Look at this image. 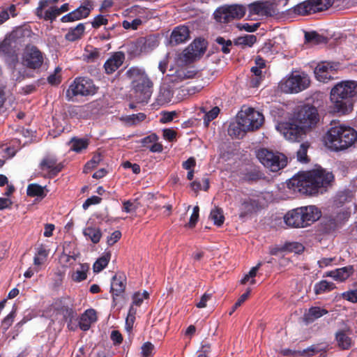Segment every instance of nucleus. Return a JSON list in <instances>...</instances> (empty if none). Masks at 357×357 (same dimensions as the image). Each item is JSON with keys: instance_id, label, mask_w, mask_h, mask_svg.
<instances>
[{"instance_id": "nucleus-1", "label": "nucleus", "mask_w": 357, "mask_h": 357, "mask_svg": "<svg viewBox=\"0 0 357 357\" xmlns=\"http://www.w3.org/2000/svg\"><path fill=\"white\" fill-rule=\"evenodd\" d=\"M333 180L332 172L319 167L293 176L289 180L287 186L294 192L314 195L325 192Z\"/></svg>"}, {"instance_id": "nucleus-2", "label": "nucleus", "mask_w": 357, "mask_h": 357, "mask_svg": "<svg viewBox=\"0 0 357 357\" xmlns=\"http://www.w3.org/2000/svg\"><path fill=\"white\" fill-rule=\"evenodd\" d=\"M357 97V82L347 80L336 84L331 91L333 112L340 115L349 114L354 107V98Z\"/></svg>"}, {"instance_id": "nucleus-3", "label": "nucleus", "mask_w": 357, "mask_h": 357, "mask_svg": "<svg viewBox=\"0 0 357 357\" xmlns=\"http://www.w3.org/2000/svg\"><path fill=\"white\" fill-rule=\"evenodd\" d=\"M131 80L133 98L138 103H147L153 93V83L145 72L137 66L130 68L126 73Z\"/></svg>"}, {"instance_id": "nucleus-4", "label": "nucleus", "mask_w": 357, "mask_h": 357, "mask_svg": "<svg viewBox=\"0 0 357 357\" xmlns=\"http://www.w3.org/2000/svg\"><path fill=\"white\" fill-rule=\"evenodd\" d=\"M356 139L357 132L354 128L343 125L331 127L324 136L326 145L334 151L346 149Z\"/></svg>"}, {"instance_id": "nucleus-5", "label": "nucleus", "mask_w": 357, "mask_h": 357, "mask_svg": "<svg viewBox=\"0 0 357 357\" xmlns=\"http://www.w3.org/2000/svg\"><path fill=\"white\" fill-rule=\"evenodd\" d=\"M321 216V211L315 206L298 207L289 211L284 215V222L291 228L306 227Z\"/></svg>"}, {"instance_id": "nucleus-6", "label": "nucleus", "mask_w": 357, "mask_h": 357, "mask_svg": "<svg viewBox=\"0 0 357 357\" xmlns=\"http://www.w3.org/2000/svg\"><path fill=\"white\" fill-rule=\"evenodd\" d=\"M159 45V40L155 35H149L139 37L135 40L128 42L126 45V52L130 58L134 59L142 54H147Z\"/></svg>"}, {"instance_id": "nucleus-7", "label": "nucleus", "mask_w": 357, "mask_h": 357, "mask_svg": "<svg viewBox=\"0 0 357 357\" xmlns=\"http://www.w3.org/2000/svg\"><path fill=\"white\" fill-rule=\"evenodd\" d=\"M98 87L93 81L86 77H76L66 91V98L71 100L74 97L92 96L97 93Z\"/></svg>"}, {"instance_id": "nucleus-8", "label": "nucleus", "mask_w": 357, "mask_h": 357, "mask_svg": "<svg viewBox=\"0 0 357 357\" xmlns=\"http://www.w3.org/2000/svg\"><path fill=\"white\" fill-rule=\"evenodd\" d=\"M257 158L265 167L274 172L283 169L287 164V158L284 154L265 148L258 150Z\"/></svg>"}, {"instance_id": "nucleus-9", "label": "nucleus", "mask_w": 357, "mask_h": 357, "mask_svg": "<svg viewBox=\"0 0 357 357\" xmlns=\"http://www.w3.org/2000/svg\"><path fill=\"white\" fill-rule=\"evenodd\" d=\"M295 122L300 128L306 130L314 127L319 121L317 109L310 105H304L294 114Z\"/></svg>"}, {"instance_id": "nucleus-10", "label": "nucleus", "mask_w": 357, "mask_h": 357, "mask_svg": "<svg viewBox=\"0 0 357 357\" xmlns=\"http://www.w3.org/2000/svg\"><path fill=\"white\" fill-rule=\"evenodd\" d=\"M237 119L243 129L249 131L259 129L264 121L263 114L252 107L241 110L237 116Z\"/></svg>"}, {"instance_id": "nucleus-11", "label": "nucleus", "mask_w": 357, "mask_h": 357, "mask_svg": "<svg viewBox=\"0 0 357 357\" xmlns=\"http://www.w3.org/2000/svg\"><path fill=\"white\" fill-rule=\"evenodd\" d=\"M246 9L240 5L223 6L215 10L214 17L220 23H228L233 20L241 19L245 14Z\"/></svg>"}, {"instance_id": "nucleus-12", "label": "nucleus", "mask_w": 357, "mask_h": 357, "mask_svg": "<svg viewBox=\"0 0 357 357\" xmlns=\"http://www.w3.org/2000/svg\"><path fill=\"white\" fill-rule=\"evenodd\" d=\"M310 84V78L306 74H292L281 83L280 87L282 91L293 93L306 89Z\"/></svg>"}, {"instance_id": "nucleus-13", "label": "nucleus", "mask_w": 357, "mask_h": 357, "mask_svg": "<svg viewBox=\"0 0 357 357\" xmlns=\"http://www.w3.org/2000/svg\"><path fill=\"white\" fill-rule=\"evenodd\" d=\"M62 162L58 161L57 158L51 154L45 155L40 162L38 168L44 178H53L58 176L63 168Z\"/></svg>"}, {"instance_id": "nucleus-14", "label": "nucleus", "mask_w": 357, "mask_h": 357, "mask_svg": "<svg viewBox=\"0 0 357 357\" xmlns=\"http://www.w3.org/2000/svg\"><path fill=\"white\" fill-rule=\"evenodd\" d=\"M22 62L29 69H38L44 62L43 53L36 46L28 45L24 52Z\"/></svg>"}, {"instance_id": "nucleus-15", "label": "nucleus", "mask_w": 357, "mask_h": 357, "mask_svg": "<svg viewBox=\"0 0 357 357\" xmlns=\"http://www.w3.org/2000/svg\"><path fill=\"white\" fill-rule=\"evenodd\" d=\"M127 280L123 273H117L112 278L110 292L112 294V299L114 305H116L117 297L123 296L126 287Z\"/></svg>"}, {"instance_id": "nucleus-16", "label": "nucleus", "mask_w": 357, "mask_h": 357, "mask_svg": "<svg viewBox=\"0 0 357 357\" xmlns=\"http://www.w3.org/2000/svg\"><path fill=\"white\" fill-rule=\"evenodd\" d=\"M125 59L124 52L119 51L112 53L103 65L105 73L108 75L113 74L123 65Z\"/></svg>"}, {"instance_id": "nucleus-17", "label": "nucleus", "mask_w": 357, "mask_h": 357, "mask_svg": "<svg viewBox=\"0 0 357 357\" xmlns=\"http://www.w3.org/2000/svg\"><path fill=\"white\" fill-rule=\"evenodd\" d=\"M89 6H91L90 1H85L84 5H81L73 11L63 15L61 18V21L64 23L72 22L87 17L91 10V8H89Z\"/></svg>"}, {"instance_id": "nucleus-18", "label": "nucleus", "mask_w": 357, "mask_h": 357, "mask_svg": "<svg viewBox=\"0 0 357 357\" xmlns=\"http://www.w3.org/2000/svg\"><path fill=\"white\" fill-rule=\"evenodd\" d=\"M335 66L333 63L327 61L319 63L314 69V75L317 80L326 82L333 79Z\"/></svg>"}, {"instance_id": "nucleus-19", "label": "nucleus", "mask_w": 357, "mask_h": 357, "mask_svg": "<svg viewBox=\"0 0 357 357\" xmlns=\"http://www.w3.org/2000/svg\"><path fill=\"white\" fill-rule=\"evenodd\" d=\"M351 329L349 326H345L342 329H339L335 334V340L337 347L342 350L349 349L353 344V341L350 335Z\"/></svg>"}, {"instance_id": "nucleus-20", "label": "nucleus", "mask_w": 357, "mask_h": 357, "mask_svg": "<svg viewBox=\"0 0 357 357\" xmlns=\"http://www.w3.org/2000/svg\"><path fill=\"white\" fill-rule=\"evenodd\" d=\"M49 0H40L38 6L36 9L35 14L39 19H43L46 21H54L59 15L56 6H52L43 13V9L48 6Z\"/></svg>"}, {"instance_id": "nucleus-21", "label": "nucleus", "mask_w": 357, "mask_h": 357, "mask_svg": "<svg viewBox=\"0 0 357 357\" xmlns=\"http://www.w3.org/2000/svg\"><path fill=\"white\" fill-rule=\"evenodd\" d=\"M259 208L258 200L250 197L241 199L239 206V218L243 219L252 213L257 212Z\"/></svg>"}, {"instance_id": "nucleus-22", "label": "nucleus", "mask_w": 357, "mask_h": 357, "mask_svg": "<svg viewBox=\"0 0 357 357\" xmlns=\"http://www.w3.org/2000/svg\"><path fill=\"white\" fill-rule=\"evenodd\" d=\"M206 50L204 40H195L185 50L184 56L187 59H195L202 55Z\"/></svg>"}, {"instance_id": "nucleus-23", "label": "nucleus", "mask_w": 357, "mask_h": 357, "mask_svg": "<svg viewBox=\"0 0 357 357\" xmlns=\"http://www.w3.org/2000/svg\"><path fill=\"white\" fill-rule=\"evenodd\" d=\"M98 319L96 311L90 308L81 314L79 320V326L81 330L86 331L89 330L92 324L96 322Z\"/></svg>"}, {"instance_id": "nucleus-24", "label": "nucleus", "mask_w": 357, "mask_h": 357, "mask_svg": "<svg viewBox=\"0 0 357 357\" xmlns=\"http://www.w3.org/2000/svg\"><path fill=\"white\" fill-rule=\"evenodd\" d=\"M190 31L186 26H178L172 32L170 36V43L176 45L185 43L189 39Z\"/></svg>"}, {"instance_id": "nucleus-25", "label": "nucleus", "mask_w": 357, "mask_h": 357, "mask_svg": "<svg viewBox=\"0 0 357 357\" xmlns=\"http://www.w3.org/2000/svg\"><path fill=\"white\" fill-rule=\"evenodd\" d=\"M66 298H65L56 300L54 303V308L55 311L63 317L65 320L69 319L71 321L75 317V312L73 307L66 304Z\"/></svg>"}, {"instance_id": "nucleus-26", "label": "nucleus", "mask_w": 357, "mask_h": 357, "mask_svg": "<svg viewBox=\"0 0 357 357\" xmlns=\"http://www.w3.org/2000/svg\"><path fill=\"white\" fill-rule=\"evenodd\" d=\"M354 269L352 266H347L326 272L325 275L333 278L335 280L343 282L349 278L354 273Z\"/></svg>"}, {"instance_id": "nucleus-27", "label": "nucleus", "mask_w": 357, "mask_h": 357, "mask_svg": "<svg viewBox=\"0 0 357 357\" xmlns=\"http://www.w3.org/2000/svg\"><path fill=\"white\" fill-rule=\"evenodd\" d=\"M322 351L321 349H318L315 345H312L308 348L302 351L291 350L290 349H284L280 351V354L284 356L299 355L305 357H311L314 354H317Z\"/></svg>"}, {"instance_id": "nucleus-28", "label": "nucleus", "mask_w": 357, "mask_h": 357, "mask_svg": "<svg viewBox=\"0 0 357 357\" xmlns=\"http://www.w3.org/2000/svg\"><path fill=\"white\" fill-rule=\"evenodd\" d=\"M305 132L296 124L286 123L284 127V135L285 138L291 141H298L302 132Z\"/></svg>"}, {"instance_id": "nucleus-29", "label": "nucleus", "mask_w": 357, "mask_h": 357, "mask_svg": "<svg viewBox=\"0 0 357 357\" xmlns=\"http://www.w3.org/2000/svg\"><path fill=\"white\" fill-rule=\"evenodd\" d=\"M328 311L320 307H312L308 310V312L303 315V321L306 324L314 322L316 319L326 315Z\"/></svg>"}, {"instance_id": "nucleus-30", "label": "nucleus", "mask_w": 357, "mask_h": 357, "mask_svg": "<svg viewBox=\"0 0 357 357\" xmlns=\"http://www.w3.org/2000/svg\"><path fill=\"white\" fill-rule=\"evenodd\" d=\"M339 227L338 223L333 218H324L319 226V231L324 234H330L335 232Z\"/></svg>"}, {"instance_id": "nucleus-31", "label": "nucleus", "mask_w": 357, "mask_h": 357, "mask_svg": "<svg viewBox=\"0 0 357 357\" xmlns=\"http://www.w3.org/2000/svg\"><path fill=\"white\" fill-rule=\"evenodd\" d=\"M241 174V179L248 183L257 182L264 178V174L256 168L246 169Z\"/></svg>"}, {"instance_id": "nucleus-32", "label": "nucleus", "mask_w": 357, "mask_h": 357, "mask_svg": "<svg viewBox=\"0 0 357 357\" xmlns=\"http://www.w3.org/2000/svg\"><path fill=\"white\" fill-rule=\"evenodd\" d=\"M85 26L83 23L78 24L75 27L70 28L65 36V38L70 42H74L82 38L84 33Z\"/></svg>"}, {"instance_id": "nucleus-33", "label": "nucleus", "mask_w": 357, "mask_h": 357, "mask_svg": "<svg viewBox=\"0 0 357 357\" xmlns=\"http://www.w3.org/2000/svg\"><path fill=\"white\" fill-rule=\"evenodd\" d=\"M335 288L336 286L333 282L322 280L314 284V291L316 295H319L330 292Z\"/></svg>"}, {"instance_id": "nucleus-34", "label": "nucleus", "mask_w": 357, "mask_h": 357, "mask_svg": "<svg viewBox=\"0 0 357 357\" xmlns=\"http://www.w3.org/2000/svg\"><path fill=\"white\" fill-rule=\"evenodd\" d=\"M173 98V92L169 87H160L156 102L160 105H163L171 102Z\"/></svg>"}, {"instance_id": "nucleus-35", "label": "nucleus", "mask_w": 357, "mask_h": 357, "mask_svg": "<svg viewBox=\"0 0 357 357\" xmlns=\"http://www.w3.org/2000/svg\"><path fill=\"white\" fill-rule=\"evenodd\" d=\"M100 56V50L93 47H86L84 49V53L82 55L83 60L86 63L96 62L99 59Z\"/></svg>"}, {"instance_id": "nucleus-36", "label": "nucleus", "mask_w": 357, "mask_h": 357, "mask_svg": "<svg viewBox=\"0 0 357 357\" xmlns=\"http://www.w3.org/2000/svg\"><path fill=\"white\" fill-rule=\"evenodd\" d=\"M294 11L295 13L300 15H306L312 13H314L312 1L307 0L298 3L294 7Z\"/></svg>"}, {"instance_id": "nucleus-37", "label": "nucleus", "mask_w": 357, "mask_h": 357, "mask_svg": "<svg viewBox=\"0 0 357 357\" xmlns=\"http://www.w3.org/2000/svg\"><path fill=\"white\" fill-rule=\"evenodd\" d=\"M83 234L87 238L91 240L93 243H98L102 236V232L99 228L93 227H88L83 231Z\"/></svg>"}, {"instance_id": "nucleus-38", "label": "nucleus", "mask_w": 357, "mask_h": 357, "mask_svg": "<svg viewBox=\"0 0 357 357\" xmlns=\"http://www.w3.org/2000/svg\"><path fill=\"white\" fill-rule=\"evenodd\" d=\"M69 144L70 145V149L71 151L79 153L88 147L89 141L86 139H79L77 137H73L69 142Z\"/></svg>"}, {"instance_id": "nucleus-39", "label": "nucleus", "mask_w": 357, "mask_h": 357, "mask_svg": "<svg viewBox=\"0 0 357 357\" xmlns=\"http://www.w3.org/2000/svg\"><path fill=\"white\" fill-rule=\"evenodd\" d=\"M305 40L306 43H311L314 45L326 43L328 42L326 37L319 34L316 31L305 32Z\"/></svg>"}, {"instance_id": "nucleus-40", "label": "nucleus", "mask_w": 357, "mask_h": 357, "mask_svg": "<svg viewBox=\"0 0 357 357\" xmlns=\"http://www.w3.org/2000/svg\"><path fill=\"white\" fill-rule=\"evenodd\" d=\"M26 194L28 196L31 197H38L44 198L46 196L44 187H42L37 183L29 184L27 187Z\"/></svg>"}, {"instance_id": "nucleus-41", "label": "nucleus", "mask_w": 357, "mask_h": 357, "mask_svg": "<svg viewBox=\"0 0 357 357\" xmlns=\"http://www.w3.org/2000/svg\"><path fill=\"white\" fill-rule=\"evenodd\" d=\"M111 258V254L106 252L104 255L99 257L93 264V269L95 273L102 271L108 264Z\"/></svg>"}, {"instance_id": "nucleus-42", "label": "nucleus", "mask_w": 357, "mask_h": 357, "mask_svg": "<svg viewBox=\"0 0 357 357\" xmlns=\"http://www.w3.org/2000/svg\"><path fill=\"white\" fill-rule=\"evenodd\" d=\"M209 218L213 221L215 225L220 227L225 221L223 211L221 208L215 207L211 211Z\"/></svg>"}, {"instance_id": "nucleus-43", "label": "nucleus", "mask_w": 357, "mask_h": 357, "mask_svg": "<svg viewBox=\"0 0 357 357\" xmlns=\"http://www.w3.org/2000/svg\"><path fill=\"white\" fill-rule=\"evenodd\" d=\"M48 255V251L45 249V248L40 245L37 248V252L35 254L34 258H33V264L36 266H40L44 263V261L46 260Z\"/></svg>"}, {"instance_id": "nucleus-44", "label": "nucleus", "mask_w": 357, "mask_h": 357, "mask_svg": "<svg viewBox=\"0 0 357 357\" xmlns=\"http://www.w3.org/2000/svg\"><path fill=\"white\" fill-rule=\"evenodd\" d=\"M257 41V38L254 35H246L245 36L238 37L234 40L235 45H243L252 47Z\"/></svg>"}, {"instance_id": "nucleus-45", "label": "nucleus", "mask_w": 357, "mask_h": 357, "mask_svg": "<svg viewBox=\"0 0 357 357\" xmlns=\"http://www.w3.org/2000/svg\"><path fill=\"white\" fill-rule=\"evenodd\" d=\"M146 117V116L144 113L140 112L135 114L128 115L123 117V120L128 126H134L143 121Z\"/></svg>"}, {"instance_id": "nucleus-46", "label": "nucleus", "mask_w": 357, "mask_h": 357, "mask_svg": "<svg viewBox=\"0 0 357 357\" xmlns=\"http://www.w3.org/2000/svg\"><path fill=\"white\" fill-rule=\"evenodd\" d=\"M80 268L81 270H77L73 275V280L77 282H82L86 279V273L89 269V265L88 264H82Z\"/></svg>"}, {"instance_id": "nucleus-47", "label": "nucleus", "mask_w": 357, "mask_h": 357, "mask_svg": "<svg viewBox=\"0 0 357 357\" xmlns=\"http://www.w3.org/2000/svg\"><path fill=\"white\" fill-rule=\"evenodd\" d=\"M201 111L205 113L204 116V123L207 126L211 121L214 120L218 116L220 110L218 107L215 106L208 112H206L204 107L201 108Z\"/></svg>"}, {"instance_id": "nucleus-48", "label": "nucleus", "mask_w": 357, "mask_h": 357, "mask_svg": "<svg viewBox=\"0 0 357 357\" xmlns=\"http://www.w3.org/2000/svg\"><path fill=\"white\" fill-rule=\"evenodd\" d=\"M351 198L352 197L349 191H340L336 195L335 202L337 206H342L344 204L351 202Z\"/></svg>"}, {"instance_id": "nucleus-49", "label": "nucleus", "mask_w": 357, "mask_h": 357, "mask_svg": "<svg viewBox=\"0 0 357 357\" xmlns=\"http://www.w3.org/2000/svg\"><path fill=\"white\" fill-rule=\"evenodd\" d=\"M314 13L323 11L330 8L333 3V0H312Z\"/></svg>"}, {"instance_id": "nucleus-50", "label": "nucleus", "mask_w": 357, "mask_h": 357, "mask_svg": "<svg viewBox=\"0 0 357 357\" xmlns=\"http://www.w3.org/2000/svg\"><path fill=\"white\" fill-rule=\"evenodd\" d=\"M310 145L308 143H303L296 153L297 160L302 163H307L310 159L307 155Z\"/></svg>"}, {"instance_id": "nucleus-51", "label": "nucleus", "mask_w": 357, "mask_h": 357, "mask_svg": "<svg viewBox=\"0 0 357 357\" xmlns=\"http://www.w3.org/2000/svg\"><path fill=\"white\" fill-rule=\"evenodd\" d=\"M16 316V308L13 307L12 311L2 320L1 328L3 333H5L10 327Z\"/></svg>"}, {"instance_id": "nucleus-52", "label": "nucleus", "mask_w": 357, "mask_h": 357, "mask_svg": "<svg viewBox=\"0 0 357 357\" xmlns=\"http://www.w3.org/2000/svg\"><path fill=\"white\" fill-rule=\"evenodd\" d=\"M248 131L249 130L243 129V126L238 123V119L236 124L231 125L229 129V135L236 138H242Z\"/></svg>"}, {"instance_id": "nucleus-53", "label": "nucleus", "mask_w": 357, "mask_h": 357, "mask_svg": "<svg viewBox=\"0 0 357 357\" xmlns=\"http://www.w3.org/2000/svg\"><path fill=\"white\" fill-rule=\"evenodd\" d=\"M253 77L251 78L250 83L252 87H257L262 79L261 69L258 67L253 66L251 68Z\"/></svg>"}, {"instance_id": "nucleus-54", "label": "nucleus", "mask_w": 357, "mask_h": 357, "mask_svg": "<svg viewBox=\"0 0 357 357\" xmlns=\"http://www.w3.org/2000/svg\"><path fill=\"white\" fill-rule=\"evenodd\" d=\"M193 75L194 74L191 71L186 70L185 69H179L175 72V75L173 76L172 81H183L186 79L192 78Z\"/></svg>"}, {"instance_id": "nucleus-55", "label": "nucleus", "mask_w": 357, "mask_h": 357, "mask_svg": "<svg viewBox=\"0 0 357 357\" xmlns=\"http://www.w3.org/2000/svg\"><path fill=\"white\" fill-rule=\"evenodd\" d=\"M215 42L221 46V51L224 54H229L231 52L232 47V42L231 40H225L222 36H218L215 38Z\"/></svg>"}, {"instance_id": "nucleus-56", "label": "nucleus", "mask_w": 357, "mask_h": 357, "mask_svg": "<svg viewBox=\"0 0 357 357\" xmlns=\"http://www.w3.org/2000/svg\"><path fill=\"white\" fill-rule=\"evenodd\" d=\"M178 114L176 111H162L160 112V123L162 124L168 123L172 122L174 117L177 116Z\"/></svg>"}, {"instance_id": "nucleus-57", "label": "nucleus", "mask_w": 357, "mask_h": 357, "mask_svg": "<svg viewBox=\"0 0 357 357\" xmlns=\"http://www.w3.org/2000/svg\"><path fill=\"white\" fill-rule=\"evenodd\" d=\"M142 24V20L140 18H135L132 22L124 20L122 22V26L125 29L137 30L138 27Z\"/></svg>"}, {"instance_id": "nucleus-58", "label": "nucleus", "mask_w": 357, "mask_h": 357, "mask_svg": "<svg viewBox=\"0 0 357 357\" xmlns=\"http://www.w3.org/2000/svg\"><path fill=\"white\" fill-rule=\"evenodd\" d=\"M86 105H73L70 107L68 112L71 116L81 118L82 116V114L86 111Z\"/></svg>"}, {"instance_id": "nucleus-59", "label": "nucleus", "mask_w": 357, "mask_h": 357, "mask_svg": "<svg viewBox=\"0 0 357 357\" xmlns=\"http://www.w3.org/2000/svg\"><path fill=\"white\" fill-rule=\"evenodd\" d=\"M199 207L198 206H195L193 208L192 213L190 218L189 222L187 225V226L189 228H194L198 222L199 220Z\"/></svg>"}, {"instance_id": "nucleus-60", "label": "nucleus", "mask_w": 357, "mask_h": 357, "mask_svg": "<svg viewBox=\"0 0 357 357\" xmlns=\"http://www.w3.org/2000/svg\"><path fill=\"white\" fill-rule=\"evenodd\" d=\"M108 23L107 18L102 15H98L94 17L91 22V26L94 29H98L102 25H106Z\"/></svg>"}, {"instance_id": "nucleus-61", "label": "nucleus", "mask_w": 357, "mask_h": 357, "mask_svg": "<svg viewBox=\"0 0 357 357\" xmlns=\"http://www.w3.org/2000/svg\"><path fill=\"white\" fill-rule=\"evenodd\" d=\"M158 139V135L155 133H152V134L142 138L140 140V143L142 144V146L149 149V146L151 145V144H153V142H157Z\"/></svg>"}, {"instance_id": "nucleus-62", "label": "nucleus", "mask_w": 357, "mask_h": 357, "mask_svg": "<svg viewBox=\"0 0 357 357\" xmlns=\"http://www.w3.org/2000/svg\"><path fill=\"white\" fill-rule=\"evenodd\" d=\"M176 135V132L172 128H165L162 130L163 138L169 142L175 141Z\"/></svg>"}, {"instance_id": "nucleus-63", "label": "nucleus", "mask_w": 357, "mask_h": 357, "mask_svg": "<svg viewBox=\"0 0 357 357\" xmlns=\"http://www.w3.org/2000/svg\"><path fill=\"white\" fill-rule=\"evenodd\" d=\"M285 249L296 253H300L303 251L304 246L299 243H291L285 245Z\"/></svg>"}, {"instance_id": "nucleus-64", "label": "nucleus", "mask_w": 357, "mask_h": 357, "mask_svg": "<svg viewBox=\"0 0 357 357\" xmlns=\"http://www.w3.org/2000/svg\"><path fill=\"white\" fill-rule=\"evenodd\" d=\"M342 296L347 301L357 303V289L345 291L342 293Z\"/></svg>"}]
</instances>
